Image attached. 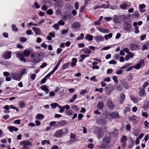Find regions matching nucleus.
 I'll return each instance as SVG.
<instances>
[{
	"mask_svg": "<svg viewBox=\"0 0 149 149\" xmlns=\"http://www.w3.org/2000/svg\"><path fill=\"white\" fill-rule=\"evenodd\" d=\"M20 107H24L25 106V104L23 101H20L18 103Z\"/></svg>",
	"mask_w": 149,
	"mask_h": 149,
	"instance_id": "c9c22d12",
	"label": "nucleus"
},
{
	"mask_svg": "<svg viewBox=\"0 0 149 149\" xmlns=\"http://www.w3.org/2000/svg\"><path fill=\"white\" fill-rule=\"evenodd\" d=\"M20 40L22 42H25L27 40L26 38L24 37H21L20 38Z\"/></svg>",
	"mask_w": 149,
	"mask_h": 149,
	"instance_id": "8fccbe9b",
	"label": "nucleus"
},
{
	"mask_svg": "<svg viewBox=\"0 0 149 149\" xmlns=\"http://www.w3.org/2000/svg\"><path fill=\"white\" fill-rule=\"evenodd\" d=\"M113 79L114 81L117 83L118 82V81L117 80V78L116 76H114L113 77Z\"/></svg>",
	"mask_w": 149,
	"mask_h": 149,
	"instance_id": "13d9d810",
	"label": "nucleus"
},
{
	"mask_svg": "<svg viewBox=\"0 0 149 149\" xmlns=\"http://www.w3.org/2000/svg\"><path fill=\"white\" fill-rule=\"evenodd\" d=\"M95 91H99L100 93H102L103 91V89L102 88H100L99 89L96 88L95 89Z\"/></svg>",
	"mask_w": 149,
	"mask_h": 149,
	"instance_id": "5fc2aeb1",
	"label": "nucleus"
},
{
	"mask_svg": "<svg viewBox=\"0 0 149 149\" xmlns=\"http://www.w3.org/2000/svg\"><path fill=\"white\" fill-rule=\"evenodd\" d=\"M127 140L126 136L125 135H124L121 138L120 141L121 142H125Z\"/></svg>",
	"mask_w": 149,
	"mask_h": 149,
	"instance_id": "72a5a7b5",
	"label": "nucleus"
},
{
	"mask_svg": "<svg viewBox=\"0 0 149 149\" xmlns=\"http://www.w3.org/2000/svg\"><path fill=\"white\" fill-rule=\"evenodd\" d=\"M103 141L107 143H109L110 141V138L109 137L105 136L103 139Z\"/></svg>",
	"mask_w": 149,
	"mask_h": 149,
	"instance_id": "393cba45",
	"label": "nucleus"
},
{
	"mask_svg": "<svg viewBox=\"0 0 149 149\" xmlns=\"http://www.w3.org/2000/svg\"><path fill=\"white\" fill-rule=\"evenodd\" d=\"M40 88L44 91L46 92L47 93H48L49 92V90L48 88L46 87V86L43 85L40 87Z\"/></svg>",
	"mask_w": 149,
	"mask_h": 149,
	"instance_id": "b1692460",
	"label": "nucleus"
},
{
	"mask_svg": "<svg viewBox=\"0 0 149 149\" xmlns=\"http://www.w3.org/2000/svg\"><path fill=\"white\" fill-rule=\"evenodd\" d=\"M123 86L125 88H128L129 87V84L125 81H123L122 83Z\"/></svg>",
	"mask_w": 149,
	"mask_h": 149,
	"instance_id": "cd10ccee",
	"label": "nucleus"
},
{
	"mask_svg": "<svg viewBox=\"0 0 149 149\" xmlns=\"http://www.w3.org/2000/svg\"><path fill=\"white\" fill-rule=\"evenodd\" d=\"M125 98V95L124 94L122 93L120 96V102L121 103H122L124 101Z\"/></svg>",
	"mask_w": 149,
	"mask_h": 149,
	"instance_id": "4be33fe9",
	"label": "nucleus"
},
{
	"mask_svg": "<svg viewBox=\"0 0 149 149\" xmlns=\"http://www.w3.org/2000/svg\"><path fill=\"white\" fill-rule=\"evenodd\" d=\"M112 34L111 33H109L108 35H105L104 38L106 40H108V38H110L112 37Z\"/></svg>",
	"mask_w": 149,
	"mask_h": 149,
	"instance_id": "c85d7f7f",
	"label": "nucleus"
},
{
	"mask_svg": "<svg viewBox=\"0 0 149 149\" xmlns=\"http://www.w3.org/2000/svg\"><path fill=\"white\" fill-rule=\"evenodd\" d=\"M36 75L35 74H33L31 75V78L33 80H34L36 78Z\"/></svg>",
	"mask_w": 149,
	"mask_h": 149,
	"instance_id": "338daca9",
	"label": "nucleus"
},
{
	"mask_svg": "<svg viewBox=\"0 0 149 149\" xmlns=\"http://www.w3.org/2000/svg\"><path fill=\"white\" fill-rule=\"evenodd\" d=\"M100 6V8H108V7H109V5L108 4L106 6L104 4H102Z\"/></svg>",
	"mask_w": 149,
	"mask_h": 149,
	"instance_id": "37998d69",
	"label": "nucleus"
},
{
	"mask_svg": "<svg viewBox=\"0 0 149 149\" xmlns=\"http://www.w3.org/2000/svg\"><path fill=\"white\" fill-rule=\"evenodd\" d=\"M130 98L131 100L134 103H137L138 101L140 100L139 97L132 95L130 96Z\"/></svg>",
	"mask_w": 149,
	"mask_h": 149,
	"instance_id": "0eeeda50",
	"label": "nucleus"
},
{
	"mask_svg": "<svg viewBox=\"0 0 149 149\" xmlns=\"http://www.w3.org/2000/svg\"><path fill=\"white\" fill-rule=\"evenodd\" d=\"M12 30L13 31H14L16 32L17 31H18V29L16 27V26L14 24H13L12 25Z\"/></svg>",
	"mask_w": 149,
	"mask_h": 149,
	"instance_id": "4c0bfd02",
	"label": "nucleus"
},
{
	"mask_svg": "<svg viewBox=\"0 0 149 149\" xmlns=\"http://www.w3.org/2000/svg\"><path fill=\"white\" fill-rule=\"evenodd\" d=\"M10 107L11 109H15L17 111H19V109H17L16 107L12 105H11L10 106Z\"/></svg>",
	"mask_w": 149,
	"mask_h": 149,
	"instance_id": "de8ad7c7",
	"label": "nucleus"
},
{
	"mask_svg": "<svg viewBox=\"0 0 149 149\" xmlns=\"http://www.w3.org/2000/svg\"><path fill=\"white\" fill-rule=\"evenodd\" d=\"M8 128L9 131L11 132H13L14 131L15 132H17L18 130V128L12 126H8Z\"/></svg>",
	"mask_w": 149,
	"mask_h": 149,
	"instance_id": "4468645a",
	"label": "nucleus"
},
{
	"mask_svg": "<svg viewBox=\"0 0 149 149\" xmlns=\"http://www.w3.org/2000/svg\"><path fill=\"white\" fill-rule=\"evenodd\" d=\"M72 61L71 62V65L72 67H74L76 65L77 62V59L76 58H73L72 59Z\"/></svg>",
	"mask_w": 149,
	"mask_h": 149,
	"instance_id": "5701e85b",
	"label": "nucleus"
},
{
	"mask_svg": "<svg viewBox=\"0 0 149 149\" xmlns=\"http://www.w3.org/2000/svg\"><path fill=\"white\" fill-rule=\"evenodd\" d=\"M77 97V95L76 94L74 95V96L72 97V98L70 100V102L71 103L73 102L75 100Z\"/></svg>",
	"mask_w": 149,
	"mask_h": 149,
	"instance_id": "473e14b6",
	"label": "nucleus"
},
{
	"mask_svg": "<svg viewBox=\"0 0 149 149\" xmlns=\"http://www.w3.org/2000/svg\"><path fill=\"white\" fill-rule=\"evenodd\" d=\"M63 134V130L60 129L57 130L53 136L57 138H60L61 137Z\"/></svg>",
	"mask_w": 149,
	"mask_h": 149,
	"instance_id": "20e7f679",
	"label": "nucleus"
},
{
	"mask_svg": "<svg viewBox=\"0 0 149 149\" xmlns=\"http://www.w3.org/2000/svg\"><path fill=\"white\" fill-rule=\"evenodd\" d=\"M138 45L136 44L132 43L130 45V48L132 51L138 49Z\"/></svg>",
	"mask_w": 149,
	"mask_h": 149,
	"instance_id": "6e6552de",
	"label": "nucleus"
},
{
	"mask_svg": "<svg viewBox=\"0 0 149 149\" xmlns=\"http://www.w3.org/2000/svg\"><path fill=\"white\" fill-rule=\"evenodd\" d=\"M95 40L97 42H100L104 40L103 37L100 35H97L95 37Z\"/></svg>",
	"mask_w": 149,
	"mask_h": 149,
	"instance_id": "2eb2a0df",
	"label": "nucleus"
},
{
	"mask_svg": "<svg viewBox=\"0 0 149 149\" xmlns=\"http://www.w3.org/2000/svg\"><path fill=\"white\" fill-rule=\"evenodd\" d=\"M59 26V25L58 23L54 24L53 26L54 28L56 30L59 29L58 28Z\"/></svg>",
	"mask_w": 149,
	"mask_h": 149,
	"instance_id": "864d4df0",
	"label": "nucleus"
},
{
	"mask_svg": "<svg viewBox=\"0 0 149 149\" xmlns=\"http://www.w3.org/2000/svg\"><path fill=\"white\" fill-rule=\"evenodd\" d=\"M104 136V134L102 132H100L97 135V138L98 139H100L102 137Z\"/></svg>",
	"mask_w": 149,
	"mask_h": 149,
	"instance_id": "e433bc0d",
	"label": "nucleus"
},
{
	"mask_svg": "<svg viewBox=\"0 0 149 149\" xmlns=\"http://www.w3.org/2000/svg\"><path fill=\"white\" fill-rule=\"evenodd\" d=\"M57 126L61 127L65 125L66 124V122L64 120H62L57 122Z\"/></svg>",
	"mask_w": 149,
	"mask_h": 149,
	"instance_id": "f3484780",
	"label": "nucleus"
},
{
	"mask_svg": "<svg viewBox=\"0 0 149 149\" xmlns=\"http://www.w3.org/2000/svg\"><path fill=\"white\" fill-rule=\"evenodd\" d=\"M128 7V5L127 3H123L120 5L119 7L121 9L126 10Z\"/></svg>",
	"mask_w": 149,
	"mask_h": 149,
	"instance_id": "1a4fd4ad",
	"label": "nucleus"
},
{
	"mask_svg": "<svg viewBox=\"0 0 149 149\" xmlns=\"http://www.w3.org/2000/svg\"><path fill=\"white\" fill-rule=\"evenodd\" d=\"M76 135L74 134H71V136L70 138H73L74 139L71 140L69 141V143L71 144H72V143H74L75 141L76 140Z\"/></svg>",
	"mask_w": 149,
	"mask_h": 149,
	"instance_id": "dca6fc26",
	"label": "nucleus"
},
{
	"mask_svg": "<svg viewBox=\"0 0 149 149\" xmlns=\"http://www.w3.org/2000/svg\"><path fill=\"white\" fill-rule=\"evenodd\" d=\"M32 144V143L28 141H21L20 143V145L23 146L27 147V146H31Z\"/></svg>",
	"mask_w": 149,
	"mask_h": 149,
	"instance_id": "39448f33",
	"label": "nucleus"
},
{
	"mask_svg": "<svg viewBox=\"0 0 149 149\" xmlns=\"http://www.w3.org/2000/svg\"><path fill=\"white\" fill-rule=\"evenodd\" d=\"M11 75L13 79L17 81H20L22 77L19 72L17 73H12L11 74Z\"/></svg>",
	"mask_w": 149,
	"mask_h": 149,
	"instance_id": "7ed1b4c3",
	"label": "nucleus"
},
{
	"mask_svg": "<svg viewBox=\"0 0 149 149\" xmlns=\"http://www.w3.org/2000/svg\"><path fill=\"white\" fill-rule=\"evenodd\" d=\"M128 55L130 58H132L134 56L133 53L131 52H129L128 53V55Z\"/></svg>",
	"mask_w": 149,
	"mask_h": 149,
	"instance_id": "0e129e2a",
	"label": "nucleus"
},
{
	"mask_svg": "<svg viewBox=\"0 0 149 149\" xmlns=\"http://www.w3.org/2000/svg\"><path fill=\"white\" fill-rule=\"evenodd\" d=\"M39 57H39H35V58L33 59V61L36 63H38L40 61Z\"/></svg>",
	"mask_w": 149,
	"mask_h": 149,
	"instance_id": "ea45409f",
	"label": "nucleus"
},
{
	"mask_svg": "<svg viewBox=\"0 0 149 149\" xmlns=\"http://www.w3.org/2000/svg\"><path fill=\"white\" fill-rule=\"evenodd\" d=\"M47 13L48 14H49V15H52L53 13L52 10L51 9H49L47 11Z\"/></svg>",
	"mask_w": 149,
	"mask_h": 149,
	"instance_id": "e2e57ef3",
	"label": "nucleus"
},
{
	"mask_svg": "<svg viewBox=\"0 0 149 149\" xmlns=\"http://www.w3.org/2000/svg\"><path fill=\"white\" fill-rule=\"evenodd\" d=\"M40 56V55L39 54H31V57L35 58V57H39Z\"/></svg>",
	"mask_w": 149,
	"mask_h": 149,
	"instance_id": "a18cd8bd",
	"label": "nucleus"
},
{
	"mask_svg": "<svg viewBox=\"0 0 149 149\" xmlns=\"http://www.w3.org/2000/svg\"><path fill=\"white\" fill-rule=\"evenodd\" d=\"M58 107L60 109V110L59 111L61 113L63 112L64 110L63 106V107H62L58 104Z\"/></svg>",
	"mask_w": 149,
	"mask_h": 149,
	"instance_id": "f704fd0d",
	"label": "nucleus"
},
{
	"mask_svg": "<svg viewBox=\"0 0 149 149\" xmlns=\"http://www.w3.org/2000/svg\"><path fill=\"white\" fill-rule=\"evenodd\" d=\"M97 29L101 32L103 33H108L109 32V30L108 29L102 28L98 27L97 28Z\"/></svg>",
	"mask_w": 149,
	"mask_h": 149,
	"instance_id": "f8f14e48",
	"label": "nucleus"
},
{
	"mask_svg": "<svg viewBox=\"0 0 149 149\" xmlns=\"http://www.w3.org/2000/svg\"><path fill=\"white\" fill-rule=\"evenodd\" d=\"M107 105L109 107L110 109H112L114 107V105L112 102L109 100H108L107 102Z\"/></svg>",
	"mask_w": 149,
	"mask_h": 149,
	"instance_id": "a211bd4d",
	"label": "nucleus"
},
{
	"mask_svg": "<svg viewBox=\"0 0 149 149\" xmlns=\"http://www.w3.org/2000/svg\"><path fill=\"white\" fill-rule=\"evenodd\" d=\"M149 123L147 121H145L144 122V124L145 126V128H147V129H148V125Z\"/></svg>",
	"mask_w": 149,
	"mask_h": 149,
	"instance_id": "680f3d73",
	"label": "nucleus"
},
{
	"mask_svg": "<svg viewBox=\"0 0 149 149\" xmlns=\"http://www.w3.org/2000/svg\"><path fill=\"white\" fill-rule=\"evenodd\" d=\"M139 95L140 97H143L146 95L145 90L144 89H141L139 91Z\"/></svg>",
	"mask_w": 149,
	"mask_h": 149,
	"instance_id": "6ab92c4d",
	"label": "nucleus"
},
{
	"mask_svg": "<svg viewBox=\"0 0 149 149\" xmlns=\"http://www.w3.org/2000/svg\"><path fill=\"white\" fill-rule=\"evenodd\" d=\"M11 51H8L5 52L3 53V57L5 59H10L11 57Z\"/></svg>",
	"mask_w": 149,
	"mask_h": 149,
	"instance_id": "423d86ee",
	"label": "nucleus"
},
{
	"mask_svg": "<svg viewBox=\"0 0 149 149\" xmlns=\"http://www.w3.org/2000/svg\"><path fill=\"white\" fill-rule=\"evenodd\" d=\"M85 39L89 41H91L93 40V36L90 34H88L86 36Z\"/></svg>",
	"mask_w": 149,
	"mask_h": 149,
	"instance_id": "412c9836",
	"label": "nucleus"
},
{
	"mask_svg": "<svg viewBox=\"0 0 149 149\" xmlns=\"http://www.w3.org/2000/svg\"><path fill=\"white\" fill-rule=\"evenodd\" d=\"M47 65V64L46 63H43V64L40 65V67L41 68H43L45 67Z\"/></svg>",
	"mask_w": 149,
	"mask_h": 149,
	"instance_id": "69168bd1",
	"label": "nucleus"
},
{
	"mask_svg": "<svg viewBox=\"0 0 149 149\" xmlns=\"http://www.w3.org/2000/svg\"><path fill=\"white\" fill-rule=\"evenodd\" d=\"M58 104L57 103H54L51 104V107L53 109L56 108V107H58Z\"/></svg>",
	"mask_w": 149,
	"mask_h": 149,
	"instance_id": "58836bf2",
	"label": "nucleus"
},
{
	"mask_svg": "<svg viewBox=\"0 0 149 149\" xmlns=\"http://www.w3.org/2000/svg\"><path fill=\"white\" fill-rule=\"evenodd\" d=\"M132 27L130 23L125 22L123 24V28L124 31L130 32L132 29Z\"/></svg>",
	"mask_w": 149,
	"mask_h": 149,
	"instance_id": "f03ea898",
	"label": "nucleus"
},
{
	"mask_svg": "<svg viewBox=\"0 0 149 149\" xmlns=\"http://www.w3.org/2000/svg\"><path fill=\"white\" fill-rule=\"evenodd\" d=\"M113 20L114 22L116 23H119L120 21L119 18L117 16H115Z\"/></svg>",
	"mask_w": 149,
	"mask_h": 149,
	"instance_id": "a878e982",
	"label": "nucleus"
},
{
	"mask_svg": "<svg viewBox=\"0 0 149 149\" xmlns=\"http://www.w3.org/2000/svg\"><path fill=\"white\" fill-rule=\"evenodd\" d=\"M109 116L111 118L115 119L118 118H119V116L117 112L112 113L109 114Z\"/></svg>",
	"mask_w": 149,
	"mask_h": 149,
	"instance_id": "9d476101",
	"label": "nucleus"
},
{
	"mask_svg": "<svg viewBox=\"0 0 149 149\" xmlns=\"http://www.w3.org/2000/svg\"><path fill=\"white\" fill-rule=\"evenodd\" d=\"M44 116L41 114H37L36 117L37 119H42L44 118Z\"/></svg>",
	"mask_w": 149,
	"mask_h": 149,
	"instance_id": "7c9ffc66",
	"label": "nucleus"
},
{
	"mask_svg": "<svg viewBox=\"0 0 149 149\" xmlns=\"http://www.w3.org/2000/svg\"><path fill=\"white\" fill-rule=\"evenodd\" d=\"M41 9L42 10H46L47 9V7L46 5H44L42 6Z\"/></svg>",
	"mask_w": 149,
	"mask_h": 149,
	"instance_id": "774afa93",
	"label": "nucleus"
},
{
	"mask_svg": "<svg viewBox=\"0 0 149 149\" xmlns=\"http://www.w3.org/2000/svg\"><path fill=\"white\" fill-rule=\"evenodd\" d=\"M69 64L68 63H66L64 64L62 66V68L63 69H66L69 66Z\"/></svg>",
	"mask_w": 149,
	"mask_h": 149,
	"instance_id": "c03bdc74",
	"label": "nucleus"
},
{
	"mask_svg": "<svg viewBox=\"0 0 149 149\" xmlns=\"http://www.w3.org/2000/svg\"><path fill=\"white\" fill-rule=\"evenodd\" d=\"M31 53V51L29 49H26L23 52H19L16 53V56L17 57L19 58L20 60L21 61H23L24 63L26 62V60L24 57H27L29 56Z\"/></svg>",
	"mask_w": 149,
	"mask_h": 149,
	"instance_id": "f257e3e1",
	"label": "nucleus"
},
{
	"mask_svg": "<svg viewBox=\"0 0 149 149\" xmlns=\"http://www.w3.org/2000/svg\"><path fill=\"white\" fill-rule=\"evenodd\" d=\"M142 66L141 65V64L138 63L134 66V68L136 69H139Z\"/></svg>",
	"mask_w": 149,
	"mask_h": 149,
	"instance_id": "09e8293b",
	"label": "nucleus"
},
{
	"mask_svg": "<svg viewBox=\"0 0 149 149\" xmlns=\"http://www.w3.org/2000/svg\"><path fill=\"white\" fill-rule=\"evenodd\" d=\"M58 24L59 25H63L65 24V22L63 20H60L58 22Z\"/></svg>",
	"mask_w": 149,
	"mask_h": 149,
	"instance_id": "3c124183",
	"label": "nucleus"
},
{
	"mask_svg": "<svg viewBox=\"0 0 149 149\" xmlns=\"http://www.w3.org/2000/svg\"><path fill=\"white\" fill-rule=\"evenodd\" d=\"M83 117V115L82 114H79L78 116V119L79 120H81L82 118Z\"/></svg>",
	"mask_w": 149,
	"mask_h": 149,
	"instance_id": "6e6d98bb",
	"label": "nucleus"
},
{
	"mask_svg": "<svg viewBox=\"0 0 149 149\" xmlns=\"http://www.w3.org/2000/svg\"><path fill=\"white\" fill-rule=\"evenodd\" d=\"M135 116L133 115L129 118V120L130 121H131L133 123L135 122H136Z\"/></svg>",
	"mask_w": 149,
	"mask_h": 149,
	"instance_id": "c756f323",
	"label": "nucleus"
},
{
	"mask_svg": "<svg viewBox=\"0 0 149 149\" xmlns=\"http://www.w3.org/2000/svg\"><path fill=\"white\" fill-rule=\"evenodd\" d=\"M34 6L36 8L38 9L40 7V6L37 2H35L34 3Z\"/></svg>",
	"mask_w": 149,
	"mask_h": 149,
	"instance_id": "052dcab7",
	"label": "nucleus"
},
{
	"mask_svg": "<svg viewBox=\"0 0 149 149\" xmlns=\"http://www.w3.org/2000/svg\"><path fill=\"white\" fill-rule=\"evenodd\" d=\"M66 113L68 115H70L73 113L72 111L71 110H67L66 111Z\"/></svg>",
	"mask_w": 149,
	"mask_h": 149,
	"instance_id": "79ce46f5",
	"label": "nucleus"
},
{
	"mask_svg": "<svg viewBox=\"0 0 149 149\" xmlns=\"http://www.w3.org/2000/svg\"><path fill=\"white\" fill-rule=\"evenodd\" d=\"M80 26V24L78 22H74L72 25V27L73 29H79Z\"/></svg>",
	"mask_w": 149,
	"mask_h": 149,
	"instance_id": "9b49d317",
	"label": "nucleus"
},
{
	"mask_svg": "<svg viewBox=\"0 0 149 149\" xmlns=\"http://www.w3.org/2000/svg\"><path fill=\"white\" fill-rule=\"evenodd\" d=\"M104 105L102 102L100 101L97 103V107L100 109H102Z\"/></svg>",
	"mask_w": 149,
	"mask_h": 149,
	"instance_id": "aec40b11",
	"label": "nucleus"
},
{
	"mask_svg": "<svg viewBox=\"0 0 149 149\" xmlns=\"http://www.w3.org/2000/svg\"><path fill=\"white\" fill-rule=\"evenodd\" d=\"M139 16V13L136 12L133 15L132 17L133 18H137Z\"/></svg>",
	"mask_w": 149,
	"mask_h": 149,
	"instance_id": "49530a36",
	"label": "nucleus"
},
{
	"mask_svg": "<svg viewBox=\"0 0 149 149\" xmlns=\"http://www.w3.org/2000/svg\"><path fill=\"white\" fill-rule=\"evenodd\" d=\"M26 69H22L20 72H19V73L22 77V75L25 74H26V72H25Z\"/></svg>",
	"mask_w": 149,
	"mask_h": 149,
	"instance_id": "2f4dec72",
	"label": "nucleus"
},
{
	"mask_svg": "<svg viewBox=\"0 0 149 149\" xmlns=\"http://www.w3.org/2000/svg\"><path fill=\"white\" fill-rule=\"evenodd\" d=\"M91 81H93L94 82H96L97 81V79H96L95 77V76H93L91 77L90 79Z\"/></svg>",
	"mask_w": 149,
	"mask_h": 149,
	"instance_id": "4d7b16f0",
	"label": "nucleus"
},
{
	"mask_svg": "<svg viewBox=\"0 0 149 149\" xmlns=\"http://www.w3.org/2000/svg\"><path fill=\"white\" fill-rule=\"evenodd\" d=\"M32 29L34 31L35 34L37 35H39L40 34L41 31V30L38 28L36 27H33Z\"/></svg>",
	"mask_w": 149,
	"mask_h": 149,
	"instance_id": "ddd939ff",
	"label": "nucleus"
},
{
	"mask_svg": "<svg viewBox=\"0 0 149 149\" xmlns=\"http://www.w3.org/2000/svg\"><path fill=\"white\" fill-rule=\"evenodd\" d=\"M89 55L82 54L81 55L80 57L83 59H84L85 58L89 57Z\"/></svg>",
	"mask_w": 149,
	"mask_h": 149,
	"instance_id": "603ef678",
	"label": "nucleus"
},
{
	"mask_svg": "<svg viewBox=\"0 0 149 149\" xmlns=\"http://www.w3.org/2000/svg\"><path fill=\"white\" fill-rule=\"evenodd\" d=\"M84 38V35L83 33H81L80 34V36L78 37L77 38V40H80L83 39Z\"/></svg>",
	"mask_w": 149,
	"mask_h": 149,
	"instance_id": "a19ab883",
	"label": "nucleus"
},
{
	"mask_svg": "<svg viewBox=\"0 0 149 149\" xmlns=\"http://www.w3.org/2000/svg\"><path fill=\"white\" fill-rule=\"evenodd\" d=\"M83 52L85 54H90L91 53L90 50L88 48H85L82 50Z\"/></svg>",
	"mask_w": 149,
	"mask_h": 149,
	"instance_id": "bb28decb",
	"label": "nucleus"
},
{
	"mask_svg": "<svg viewBox=\"0 0 149 149\" xmlns=\"http://www.w3.org/2000/svg\"><path fill=\"white\" fill-rule=\"evenodd\" d=\"M140 131L139 130H136L134 131V134L135 136H137L138 134L140 133Z\"/></svg>",
	"mask_w": 149,
	"mask_h": 149,
	"instance_id": "bf43d9fd",
	"label": "nucleus"
}]
</instances>
